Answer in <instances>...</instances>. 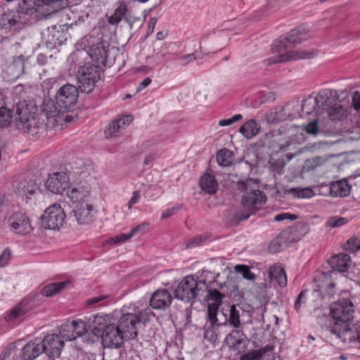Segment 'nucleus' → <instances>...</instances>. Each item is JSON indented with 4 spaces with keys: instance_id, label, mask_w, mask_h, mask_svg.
I'll return each mask as SVG.
<instances>
[{
    "instance_id": "nucleus-61",
    "label": "nucleus",
    "mask_w": 360,
    "mask_h": 360,
    "mask_svg": "<svg viewBox=\"0 0 360 360\" xmlns=\"http://www.w3.org/2000/svg\"><path fill=\"white\" fill-rule=\"evenodd\" d=\"M16 347L15 344H11L6 349L3 354V359L5 360L11 356H13L16 354Z\"/></svg>"
},
{
    "instance_id": "nucleus-37",
    "label": "nucleus",
    "mask_w": 360,
    "mask_h": 360,
    "mask_svg": "<svg viewBox=\"0 0 360 360\" xmlns=\"http://www.w3.org/2000/svg\"><path fill=\"white\" fill-rule=\"evenodd\" d=\"M291 241L289 240L288 236L285 237L283 236V232L280 235L274 238L269 245V250L273 252H277L281 251L283 247L290 243Z\"/></svg>"
},
{
    "instance_id": "nucleus-28",
    "label": "nucleus",
    "mask_w": 360,
    "mask_h": 360,
    "mask_svg": "<svg viewBox=\"0 0 360 360\" xmlns=\"http://www.w3.org/2000/svg\"><path fill=\"white\" fill-rule=\"evenodd\" d=\"M149 225L148 223H143L139 226L132 228L129 233H121L118 234L112 238L108 240V243L110 245L120 244L124 243L133 236H134L138 232L143 230L146 226Z\"/></svg>"
},
{
    "instance_id": "nucleus-58",
    "label": "nucleus",
    "mask_w": 360,
    "mask_h": 360,
    "mask_svg": "<svg viewBox=\"0 0 360 360\" xmlns=\"http://www.w3.org/2000/svg\"><path fill=\"white\" fill-rule=\"evenodd\" d=\"M11 259V251L5 249L0 255V267L6 266Z\"/></svg>"
},
{
    "instance_id": "nucleus-18",
    "label": "nucleus",
    "mask_w": 360,
    "mask_h": 360,
    "mask_svg": "<svg viewBox=\"0 0 360 360\" xmlns=\"http://www.w3.org/2000/svg\"><path fill=\"white\" fill-rule=\"evenodd\" d=\"M43 353L41 338L35 339L27 342L20 349L19 354L22 360H33Z\"/></svg>"
},
{
    "instance_id": "nucleus-39",
    "label": "nucleus",
    "mask_w": 360,
    "mask_h": 360,
    "mask_svg": "<svg viewBox=\"0 0 360 360\" xmlns=\"http://www.w3.org/2000/svg\"><path fill=\"white\" fill-rule=\"evenodd\" d=\"M74 327L70 322L63 324L60 329V338L65 341H71L76 339L74 334Z\"/></svg>"
},
{
    "instance_id": "nucleus-59",
    "label": "nucleus",
    "mask_w": 360,
    "mask_h": 360,
    "mask_svg": "<svg viewBox=\"0 0 360 360\" xmlns=\"http://www.w3.org/2000/svg\"><path fill=\"white\" fill-rule=\"evenodd\" d=\"M181 205H178L167 209L162 213L161 219H165L170 217L171 216L175 214L181 209Z\"/></svg>"
},
{
    "instance_id": "nucleus-2",
    "label": "nucleus",
    "mask_w": 360,
    "mask_h": 360,
    "mask_svg": "<svg viewBox=\"0 0 360 360\" xmlns=\"http://www.w3.org/2000/svg\"><path fill=\"white\" fill-rule=\"evenodd\" d=\"M308 30L304 26L297 27L291 30L284 38L275 41L272 45V51L278 55V58L275 63H283L290 60L309 59L313 58L314 53L309 51H295L291 50L289 45L300 43Z\"/></svg>"
},
{
    "instance_id": "nucleus-60",
    "label": "nucleus",
    "mask_w": 360,
    "mask_h": 360,
    "mask_svg": "<svg viewBox=\"0 0 360 360\" xmlns=\"http://www.w3.org/2000/svg\"><path fill=\"white\" fill-rule=\"evenodd\" d=\"M306 295H307V291L303 290L302 291L298 297H297L295 302V308L296 311H299L300 309L302 307V303L304 302L306 300Z\"/></svg>"
},
{
    "instance_id": "nucleus-11",
    "label": "nucleus",
    "mask_w": 360,
    "mask_h": 360,
    "mask_svg": "<svg viewBox=\"0 0 360 360\" xmlns=\"http://www.w3.org/2000/svg\"><path fill=\"white\" fill-rule=\"evenodd\" d=\"M8 224L10 229L19 235H27L33 229L29 218L25 213L20 212H15L10 216Z\"/></svg>"
},
{
    "instance_id": "nucleus-22",
    "label": "nucleus",
    "mask_w": 360,
    "mask_h": 360,
    "mask_svg": "<svg viewBox=\"0 0 360 360\" xmlns=\"http://www.w3.org/2000/svg\"><path fill=\"white\" fill-rule=\"evenodd\" d=\"M39 191L38 184L33 181H23L20 182L15 190L19 196L27 199L31 198Z\"/></svg>"
},
{
    "instance_id": "nucleus-40",
    "label": "nucleus",
    "mask_w": 360,
    "mask_h": 360,
    "mask_svg": "<svg viewBox=\"0 0 360 360\" xmlns=\"http://www.w3.org/2000/svg\"><path fill=\"white\" fill-rule=\"evenodd\" d=\"M127 11V6L124 4H120L115 9L113 14L109 18L108 21L112 25H117L125 15Z\"/></svg>"
},
{
    "instance_id": "nucleus-12",
    "label": "nucleus",
    "mask_w": 360,
    "mask_h": 360,
    "mask_svg": "<svg viewBox=\"0 0 360 360\" xmlns=\"http://www.w3.org/2000/svg\"><path fill=\"white\" fill-rule=\"evenodd\" d=\"M70 181L65 172H54L50 174L46 180V188L53 193L62 194L70 188Z\"/></svg>"
},
{
    "instance_id": "nucleus-34",
    "label": "nucleus",
    "mask_w": 360,
    "mask_h": 360,
    "mask_svg": "<svg viewBox=\"0 0 360 360\" xmlns=\"http://www.w3.org/2000/svg\"><path fill=\"white\" fill-rule=\"evenodd\" d=\"M349 107H344L342 105L335 103L328 111L327 114L331 120L341 121L347 117L349 112Z\"/></svg>"
},
{
    "instance_id": "nucleus-62",
    "label": "nucleus",
    "mask_w": 360,
    "mask_h": 360,
    "mask_svg": "<svg viewBox=\"0 0 360 360\" xmlns=\"http://www.w3.org/2000/svg\"><path fill=\"white\" fill-rule=\"evenodd\" d=\"M140 200V194L138 191H134L132 193V196L130 198L129 201L127 204L128 209L130 210L132 206L139 202Z\"/></svg>"
},
{
    "instance_id": "nucleus-26",
    "label": "nucleus",
    "mask_w": 360,
    "mask_h": 360,
    "mask_svg": "<svg viewBox=\"0 0 360 360\" xmlns=\"http://www.w3.org/2000/svg\"><path fill=\"white\" fill-rule=\"evenodd\" d=\"M22 129L25 133L32 136H37L43 133L44 127L43 124L39 123L37 119L32 117L25 119L22 122Z\"/></svg>"
},
{
    "instance_id": "nucleus-52",
    "label": "nucleus",
    "mask_w": 360,
    "mask_h": 360,
    "mask_svg": "<svg viewBox=\"0 0 360 360\" xmlns=\"http://www.w3.org/2000/svg\"><path fill=\"white\" fill-rule=\"evenodd\" d=\"M318 287L319 289H315L314 290V293H317L318 295H321L323 291L330 297L333 296L335 293V290L333 289L335 288V285L333 283H330L328 284L326 288L323 285H318Z\"/></svg>"
},
{
    "instance_id": "nucleus-5",
    "label": "nucleus",
    "mask_w": 360,
    "mask_h": 360,
    "mask_svg": "<svg viewBox=\"0 0 360 360\" xmlns=\"http://www.w3.org/2000/svg\"><path fill=\"white\" fill-rule=\"evenodd\" d=\"M266 201V196L264 192L259 189L246 191L242 198V205L244 210L238 214L240 221L248 219L250 215L262 208Z\"/></svg>"
},
{
    "instance_id": "nucleus-19",
    "label": "nucleus",
    "mask_w": 360,
    "mask_h": 360,
    "mask_svg": "<svg viewBox=\"0 0 360 360\" xmlns=\"http://www.w3.org/2000/svg\"><path fill=\"white\" fill-rule=\"evenodd\" d=\"M172 297L166 289L157 290L150 297V305L155 309H165L172 303Z\"/></svg>"
},
{
    "instance_id": "nucleus-43",
    "label": "nucleus",
    "mask_w": 360,
    "mask_h": 360,
    "mask_svg": "<svg viewBox=\"0 0 360 360\" xmlns=\"http://www.w3.org/2000/svg\"><path fill=\"white\" fill-rule=\"evenodd\" d=\"M2 21L5 26L8 25L10 27L16 26L18 28H20L22 24V22L20 20L19 14L17 15L14 14H4L2 16Z\"/></svg>"
},
{
    "instance_id": "nucleus-57",
    "label": "nucleus",
    "mask_w": 360,
    "mask_h": 360,
    "mask_svg": "<svg viewBox=\"0 0 360 360\" xmlns=\"http://www.w3.org/2000/svg\"><path fill=\"white\" fill-rule=\"evenodd\" d=\"M297 216L295 214H291L290 213L283 212V213H280V214L275 215L274 217V220L275 221H284L285 219H289V220L293 221V220L297 219Z\"/></svg>"
},
{
    "instance_id": "nucleus-53",
    "label": "nucleus",
    "mask_w": 360,
    "mask_h": 360,
    "mask_svg": "<svg viewBox=\"0 0 360 360\" xmlns=\"http://www.w3.org/2000/svg\"><path fill=\"white\" fill-rule=\"evenodd\" d=\"M154 316L155 314H153L152 310L148 307L139 311V314L137 315L139 319V323L141 321L146 323L150 321L151 317H153Z\"/></svg>"
},
{
    "instance_id": "nucleus-55",
    "label": "nucleus",
    "mask_w": 360,
    "mask_h": 360,
    "mask_svg": "<svg viewBox=\"0 0 360 360\" xmlns=\"http://www.w3.org/2000/svg\"><path fill=\"white\" fill-rule=\"evenodd\" d=\"M243 119V116L242 115L240 114H236V115H234L233 117H231V118H228V119H224V120H221L219 122V125L220 127H226V126H230L233 124H234L235 122H238L240 120H241Z\"/></svg>"
},
{
    "instance_id": "nucleus-15",
    "label": "nucleus",
    "mask_w": 360,
    "mask_h": 360,
    "mask_svg": "<svg viewBox=\"0 0 360 360\" xmlns=\"http://www.w3.org/2000/svg\"><path fill=\"white\" fill-rule=\"evenodd\" d=\"M139 323V319L137 314L133 313H127L123 314L119 321L117 326L126 338L134 339L137 336V324Z\"/></svg>"
},
{
    "instance_id": "nucleus-47",
    "label": "nucleus",
    "mask_w": 360,
    "mask_h": 360,
    "mask_svg": "<svg viewBox=\"0 0 360 360\" xmlns=\"http://www.w3.org/2000/svg\"><path fill=\"white\" fill-rule=\"evenodd\" d=\"M70 324L74 327V334L76 338L82 336L87 332L86 325L82 320L72 321Z\"/></svg>"
},
{
    "instance_id": "nucleus-16",
    "label": "nucleus",
    "mask_w": 360,
    "mask_h": 360,
    "mask_svg": "<svg viewBox=\"0 0 360 360\" xmlns=\"http://www.w3.org/2000/svg\"><path fill=\"white\" fill-rule=\"evenodd\" d=\"M72 213L79 224L84 225L94 220L96 211L94 205L87 202L75 205Z\"/></svg>"
},
{
    "instance_id": "nucleus-8",
    "label": "nucleus",
    "mask_w": 360,
    "mask_h": 360,
    "mask_svg": "<svg viewBox=\"0 0 360 360\" xmlns=\"http://www.w3.org/2000/svg\"><path fill=\"white\" fill-rule=\"evenodd\" d=\"M124 338L125 335L114 323H109L103 329L102 343L105 347L118 348L123 343Z\"/></svg>"
},
{
    "instance_id": "nucleus-23",
    "label": "nucleus",
    "mask_w": 360,
    "mask_h": 360,
    "mask_svg": "<svg viewBox=\"0 0 360 360\" xmlns=\"http://www.w3.org/2000/svg\"><path fill=\"white\" fill-rule=\"evenodd\" d=\"M328 262L334 270L340 272L347 271L352 264L350 257L345 253H340L331 257Z\"/></svg>"
},
{
    "instance_id": "nucleus-54",
    "label": "nucleus",
    "mask_w": 360,
    "mask_h": 360,
    "mask_svg": "<svg viewBox=\"0 0 360 360\" xmlns=\"http://www.w3.org/2000/svg\"><path fill=\"white\" fill-rule=\"evenodd\" d=\"M301 128L302 131H305L307 134H309L316 135L318 134L319 131V127L316 120L310 122L307 125H302Z\"/></svg>"
},
{
    "instance_id": "nucleus-45",
    "label": "nucleus",
    "mask_w": 360,
    "mask_h": 360,
    "mask_svg": "<svg viewBox=\"0 0 360 360\" xmlns=\"http://www.w3.org/2000/svg\"><path fill=\"white\" fill-rule=\"evenodd\" d=\"M345 248L350 252L360 250V232L347 240Z\"/></svg>"
},
{
    "instance_id": "nucleus-48",
    "label": "nucleus",
    "mask_w": 360,
    "mask_h": 360,
    "mask_svg": "<svg viewBox=\"0 0 360 360\" xmlns=\"http://www.w3.org/2000/svg\"><path fill=\"white\" fill-rule=\"evenodd\" d=\"M292 192L298 198H310L314 195V191L309 187L294 188Z\"/></svg>"
},
{
    "instance_id": "nucleus-27",
    "label": "nucleus",
    "mask_w": 360,
    "mask_h": 360,
    "mask_svg": "<svg viewBox=\"0 0 360 360\" xmlns=\"http://www.w3.org/2000/svg\"><path fill=\"white\" fill-rule=\"evenodd\" d=\"M260 124L254 119L245 122L239 129V132L247 139L257 136L260 130Z\"/></svg>"
},
{
    "instance_id": "nucleus-56",
    "label": "nucleus",
    "mask_w": 360,
    "mask_h": 360,
    "mask_svg": "<svg viewBox=\"0 0 360 360\" xmlns=\"http://www.w3.org/2000/svg\"><path fill=\"white\" fill-rule=\"evenodd\" d=\"M356 112L360 111V92L355 91L352 94V106Z\"/></svg>"
},
{
    "instance_id": "nucleus-31",
    "label": "nucleus",
    "mask_w": 360,
    "mask_h": 360,
    "mask_svg": "<svg viewBox=\"0 0 360 360\" xmlns=\"http://www.w3.org/2000/svg\"><path fill=\"white\" fill-rule=\"evenodd\" d=\"M69 285V281L52 283L45 285L41 289V293L42 295L46 297H52L58 294L60 291H62Z\"/></svg>"
},
{
    "instance_id": "nucleus-24",
    "label": "nucleus",
    "mask_w": 360,
    "mask_h": 360,
    "mask_svg": "<svg viewBox=\"0 0 360 360\" xmlns=\"http://www.w3.org/2000/svg\"><path fill=\"white\" fill-rule=\"evenodd\" d=\"M308 226L304 222H298L295 226L283 231V236H288L292 242L300 240L308 232Z\"/></svg>"
},
{
    "instance_id": "nucleus-7",
    "label": "nucleus",
    "mask_w": 360,
    "mask_h": 360,
    "mask_svg": "<svg viewBox=\"0 0 360 360\" xmlns=\"http://www.w3.org/2000/svg\"><path fill=\"white\" fill-rule=\"evenodd\" d=\"M65 214L58 203L49 206L41 217L42 226L47 229H58L63 224Z\"/></svg>"
},
{
    "instance_id": "nucleus-25",
    "label": "nucleus",
    "mask_w": 360,
    "mask_h": 360,
    "mask_svg": "<svg viewBox=\"0 0 360 360\" xmlns=\"http://www.w3.org/2000/svg\"><path fill=\"white\" fill-rule=\"evenodd\" d=\"M25 58L22 55L14 57L13 61L6 67V73L12 79L18 78L24 72Z\"/></svg>"
},
{
    "instance_id": "nucleus-1",
    "label": "nucleus",
    "mask_w": 360,
    "mask_h": 360,
    "mask_svg": "<svg viewBox=\"0 0 360 360\" xmlns=\"http://www.w3.org/2000/svg\"><path fill=\"white\" fill-rule=\"evenodd\" d=\"M174 295L185 302L213 300L207 306L208 316L212 325L217 323V313L224 295L216 290H209L205 280H198L193 275L184 277L175 289Z\"/></svg>"
},
{
    "instance_id": "nucleus-17",
    "label": "nucleus",
    "mask_w": 360,
    "mask_h": 360,
    "mask_svg": "<svg viewBox=\"0 0 360 360\" xmlns=\"http://www.w3.org/2000/svg\"><path fill=\"white\" fill-rule=\"evenodd\" d=\"M338 99L337 91L329 89L321 90L314 98L316 107L326 112L336 103Z\"/></svg>"
},
{
    "instance_id": "nucleus-42",
    "label": "nucleus",
    "mask_w": 360,
    "mask_h": 360,
    "mask_svg": "<svg viewBox=\"0 0 360 360\" xmlns=\"http://www.w3.org/2000/svg\"><path fill=\"white\" fill-rule=\"evenodd\" d=\"M92 319L94 330H103L105 326L109 324V316L106 314H97L94 316Z\"/></svg>"
},
{
    "instance_id": "nucleus-4",
    "label": "nucleus",
    "mask_w": 360,
    "mask_h": 360,
    "mask_svg": "<svg viewBox=\"0 0 360 360\" xmlns=\"http://www.w3.org/2000/svg\"><path fill=\"white\" fill-rule=\"evenodd\" d=\"M68 6V0H24L21 9L38 18H47Z\"/></svg>"
},
{
    "instance_id": "nucleus-51",
    "label": "nucleus",
    "mask_w": 360,
    "mask_h": 360,
    "mask_svg": "<svg viewBox=\"0 0 360 360\" xmlns=\"http://www.w3.org/2000/svg\"><path fill=\"white\" fill-rule=\"evenodd\" d=\"M265 351L262 349L248 352L240 356V360H263L262 356Z\"/></svg>"
},
{
    "instance_id": "nucleus-44",
    "label": "nucleus",
    "mask_w": 360,
    "mask_h": 360,
    "mask_svg": "<svg viewBox=\"0 0 360 360\" xmlns=\"http://www.w3.org/2000/svg\"><path fill=\"white\" fill-rule=\"evenodd\" d=\"M11 110L5 107L0 108V127H6L9 125L12 120Z\"/></svg>"
},
{
    "instance_id": "nucleus-63",
    "label": "nucleus",
    "mask_w": 360,
    "mask_h": 360,
    "mask_svg": "<svg viewBox=\"0 0 360 360\" xmlns=\"http://www.w3.org/2000/svg\"><path fill=\"white\" fill-rule=\"evenodd\" d=\"M107 298H108V296H106V295H98V296H96V297L89 299L87 300L86 303L89 305L94 304L101 302L106 300Z\"/></svg>"
},
{
    "instance_id": "nucleus-6",
    "label": "nucleus",
    "mask_w": 360,
    "mask_h": 360,
    "mask_svg": "<svg viewBox=\"0 0 360 360\" xmlns=\"http://www.w3.org/2000/svg\"><path fill=\"white\" fill-rule=\"evenodd\" d=\"M100 75L96 66L89 63L81 67L77 72V79L82 92L90 93L94 88L95 83L99 79Z\"/></svg>"
},
{
    "instance_id": "nucleus-32",
    "label": "nucleus",
    "mask_w": 360,
    "mask_h": 360,
    "mask_svg": "<svg viewBox=\"0 0 360 360\" xmlns=\"http://www.w3.org/2000/svg\"><path fill=\"white\" fill-rule=\"evenodd\" d=\"M343 337L340 339L344 343H360V326H352V328L345 326Z\"/></svg>"
},
{
    "instance_id": "nucleus-50",
    "label": "nucleus",
    "mask_w": 360,
    "mask_h": 360,
    "mask_svg": "<svg viewBox=\"0 0 360 360\" xmlns=\"http://www.w3.org/2000/svg\"><path fill=\"white\" fill-rule=\"evenodd\" d=\"M236 272L242 275V276L249 281H252L255 278V274L251 272L250 268L243 264H238L234 267Z\"/></svg>"
},
{
    "instance_id": "nucleus-38",
    "label": "nucleus",
    "mask_w": 360,
    "mask_h": 360,
    "mask_svg": "<svg viewBox=\"0 0 360 360\" xmlns=\"http://www.w3.org/2000/svg\"><path fill=\"white\" fill-rule=\"evenodd\" d=\"M216 158L220 166L229 167L233 162V153L229 149H222L217 153Z\"/></svg>"
},
{
    "instance_id": "nucleus-10",
    "label": "nucleus",
    "mask_w": 360,
    "mask_h": 360,
    "mask_svg": "<svg viewBox=\"0 0 360 360\" xmlns=\"http://www.w3.org/2000/svg\"><path fill=\"white\" fill-rule=\"evenodd\" d=\"M91 186L86 182L75 183L70 186L66 195L75 205L79 203L89 202Z\"/></svg>"
},
{
    "instance_id": "nucleus-3",
    "label": "nucleus",
    "mask_w": 360,
    "mask_h": 360,
    "mask_svg": "<svg viewBox=\"0 0 360 360\" xmlns=\"http://www.w3.org/2000/svg\"><path fill=\"white\" fill-rule=\"evenodd\" d=\"M354 311V305L349 299H342L330 305V316L335 322L328 331L335 339L340 340L343 337L345 326L352 328L349 322L353 319Z\"/></svg>"
},
{
    "instance_id": "nucleus-20",
    "label": "nucleus",
    "mask_w": 360,
    "mask_h": 360,
    "mask_svg": "<svg viewBox=\"0 0 360 360\" xmlns=\"http://www.w3.org/2000/svg\"><path fill=\"white\" fill-rule=\"evenodd\" d=\"M226 342L238 353L243 352L248 343L247 336L239 330H233L226 338Z\"/></svg>"
},
{
    "instance_id": "nucleus-46",
    "label": "nucleus",
    "mask_w": 360,
    "mask_h": 360,
    "mask_svg": "<svg viewBox=\"0 0 360 360\" xmlns=\"http://www.w3.org/2000/svg\"><path fill=\"white\" fill-rule=\"evenodd\" d=\"M228 321L234 328H238L240 326V311L234 305L231 307Z\"/></svg>"
},
{
    "instance_id": "nucleus-30",
    "label": "nucleus",
    "mask_w": 360,
    "mask_h": 360,
    "mask_svg": "<svg viewBox=\"0 0 360 360\" xmlns=\"http://www.w3.org/2000/svg\"><path fill=\"white\" fill-rule=\"evenodd\" d=\"M269 277L271 281H275L278 285L283 288L287 285V276L283 267L277 265L269 269Z\"/></svg>"
},
{
    "instance_id": "nucleus-13",
    "label": "nucleus",
    "mask_w": 360,
    "mask_h": 360,
    "mask_svg": "<svg viewBox=\"0 0 360 360\" xmlns=\"http://www.w3.org/2000/svg\"><path fill=\"white\" fill-rule=\"evenodd\" d=\"M43 352L50 359L58 358L64 346V341L57 334H49L41 338Z\"/></svg>"
},
{
    "instance_id": "nucleus-64",
    "label": "nucleus",
    "mask_w": 360,
    "mask_h": 360,
    "mask_svg": "<svg viewBox=\"0 0 360 360\" xmlns=\"http://www.w3.org/2000/svg\"><path fill=\"white\" fill-rule=\"evenodd\" d=\"M195 60V56L194 53H189L186 56H184L181 58V60L182 61L183 65H186L190 62H192Z\"/></svg>"
},
{
    "instance_id": "nucleus-33",
    "label": "nucleus",
    "mask_w": 360,
    "mask_h": 360,
    "mask_svg": "<svg viewBox=\"0 0 360 360\" xmlns=\"http://www.w3.org/2000/svg\"><path fill=\"white\" fill-rule=\"evenodd\" d=\"M200 186L204 191L210 194L216 193L218 184L214 176L205 174L202 176L200 180Z\"/></svg>"
},
{
    "instance_id": "nucleus-21",
    "label": "nucleus",
    "mask_w": 360,
    "mask_h": 360,
    "mask_svg": "<svg viewBox=\"0 0 360 360\" xmlns=\"http://www.w3.org/2000/svg\"><path fill=\"white\" fill-rule=\"evenodd\" d=\"M131 120V116L127 115L110 122L105 131L106 138H114L121 135L124 131L126 125H128Z\"/></svg>"
},
{
    "instance_id": "nucleus-14",
    "label": "nucleus",
    "mask_w": 360,
    "mask_h": 360,
    "mask_svg": "<svg viewBox=\"0 0 360 360\" xmlns=\"http://www.w3.org/2000/svg\"><path fill=\"white\" fill-rule=\"evenodd\" d=\"M36 305L34 302V295L30 294L11 310L5 318L6 321L14 322L21 320L30 310L34 308Z\"/></svg>"
},
{
    "instance_id": "nucleus-35",
    "label": "nucleus",
    "mask_w": 360,
    "mask_h": 360,
    "mask_svg": "<svg viewBox=\"0 0 360 360\" xmlns=\"http://www.w3.org/2000/svg\"><path fill=\"white\" fill-rule=\"evenodd\" d=\"M289 111L288 106L283 108L269 110L265 114V120L268 123H276L286 119V113Z\"/></svg>"
},
{
    "instance_id": "nucleus-9",
    "label": "nucleus",
    "mask_w": 360,
    "mask_h": 360,
    "mask_svg": "<svg viewBox=\"0 0 360 360\" xmlns=\"http://www.w3.org/2000/svg\"><path fill=\"white\" fill-rule=\"evenodd\" d=\"M78 99V90L72 84H65L61 86L56 96V103L59 107L69 109L74 106Z\"/></svg>"
},
{
    "instance_id": "nucleus-36",
    "label": "nucleus",
    "mask_w": 360,
    "mask_h": 360,
    "mask_svg": "<svg viewBox=\"0 0 360 360\" xmlns=\"http://www.w3.org/2000/svg\"><path fill=\"white\" fill-rule=\"evenodd\" d=\"M207 314V321L206 323V328L205 330L204 337L205 339L208 340L209 341H210L212 342H214L217 341V336H218L216 330L219 326L222 325V323H219L218 319L217 318V323L212 325V323L210 321V319H209L208 313Z\"/></svg>"
},
{
    "instance_id": "nucleus-29",
    "label": "nucleus",
    "mask_w": 360,
    "mask_h": 360,
    "mask_svg": "<svg viewBox=\"0 0 360 360\" xmlns=\"http://www.w3.org/2000/svg\"><path fill=\"white\" fill-rule=\"evenodd\" d=\"M351 187L345 179L332 182L330 185V194L334 197L349 195Z\"/></svg>"
},
{
    "instance_id": "nucleus-49",
    "label": "nucleus",
    "mask_w": 360,
    "mask_h": 360,
    "mask_svg": "<svg viewBox=\"0 0 360 360\" xmlns=\"http://www.w3.org/2000/svg\"><path fill=\"white\" fill-rule=\"evenodd\" d=\"M316 107V103L314 98L309 97L304 99L302 104V110L304 114L309 115L311 114Z\"/></svg>"
},
{
    "instance_id": "nucleus-41",
    "label": "nucleus",
    "mask_w": 360,
    "mask_h": 360,
    "mask_svg": "<svg viewBox=\"0 0 360 360\" xmlns=\"http://www.w3.org/2000/svg\"><path fill=\"white\" fill-rule=\"evenodd\" d=\"M56 25L52 26L48 30V42L51 44L60 45L62 43V32L57 30Z\"/></svg>"
}]
</instances>
